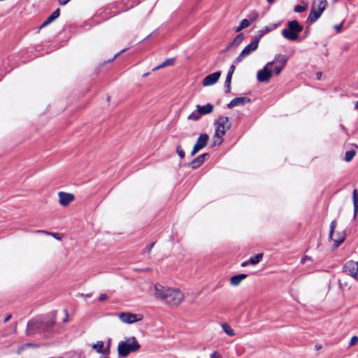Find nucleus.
Instances as JSON below:
<instances>
[{"label":"nucleus","instance_id":"obj_55","mask_svg":"<svg viewBox=\"0 0 358 358\" xmlns=\"http://www.w3.org/2000/svg\"><path fill=\"white\" fill-rule=\"evenodd\" d=\"M333 246H334V247H335V246H336V241H334Z\"/></svg>","mask_w":358,"mask_h":358},{"label":"nucleus","instance_id":"obj_54","mask_svg":"<svg viewBox=\"0 0 358 358\" xmlns=\"http://www.w3.org/2000/svg\"><path fill=\"white\" fill-rule=\"evenodd\" d=\"M341 129H343V131H345V127H344V126H343V125H341Z\"/></svg>","mask_w":358,"mask_h":358},{"label":"nucleus","instance_id":"obj_28","mask_svg":"<svg viewBox=\"0 0 358 358\" xmlns=\"http://www.w3.org/2000/svg\"><path fill=\"white\" fill-rule=\"evenodd\" d=\"M303 5H296L294 6V10L296 13H302L305 10H306L308 8V4L305 3L304 1L301 2Z\"/></svg>","mask_w":358,"mask_h":358},{"label":"nucleus","instance_id":"obj_15","mask_svg":"<svg viewBox=\"0 0 358 358\" xmlns=\"http://www.w3.org/2000/svg\"><path fill=\"white\" fill-rule=\"evenodd\" d=\"M245 35L243 33L238 34L234 40L227 45L226 50L231 49V48L238 47L244 40Z\"/></svg>","mask_w":358,"mask_h":358},{"label":"nucleus","instance_id":"obj_24","mask_svg":"<svg viewBox=\"0 0 358 358\" xmlns=\"http://www.w3.org/2000/svg\"><path fill=\"white\" fill-rule=\"evenodd\" d=\"M222 328L223 331L229 336H235V332L234 329L231 327V326L228 323H223L222 324Z\"/></svg>","mask_w":358,"mask_h":358},{"label":"nucleus","instance_id":"obj_13","mask_svg":"<svg viewBox=\"0 0 358 358\" xmlns=\"http://www.w3.org/2000/svg\"><path fill=\"white\" fill-rule=\"evenodd\" d=\"M58 196H59V202L60 205H62L63 206H68L75 199V196L73 194L66 193L64 192H59Z\"/></svg>","mask_w":358,"mask_h":358},{"label":"nucleus","instance_id":"obj_23","mask_svg":"<svg viewBox=\"0 0 358 358\" xmlns=\"http://www.w3.org/2000/svg\"><path fill=\"white\" fill-rule=\"evenodd\" d=\"M224 134H219L217 131H215V135L213 138V145H220L222 143V136Z\"/></svg>","mask_w":358,"mask_h":358},{"label":"nucleus","instance_id":"obj_44","mask_svg":"<svg viewBox=\"0 0 358 358\" xmlns=\"http://www.w3.org/2000/svg\"><path fill=\"white\" fill-rule=\"evenodd\" d=\"M71 0H59V3L61 6H64V5H66Z\"/></svg>","mask_w":358,"mask_h":358},{"label":"nucleus","instance_id":"obj_43","mask_svg":"<svg viewBox=\"0 0 358 358\" xmlns=\"http://www.w3.org/2000/svg\"><path fill=\"white\" fill-rule=\"evenodd\" d=\"M110 345H111V339L110 338H108V342H107V346L105 349H108V355L110 354Z\"/></svg>","mask_w":358,"mask_h":358},{"label":"nucleus","instance_id":"obj_30","mask_svg":"<svg viewBox=\"0 0 358 358\" xmlns=\"http://www.w3.org/2000/svg\"><path fill=\"white\" fill-rule=\"evenodd\" d=\"M345 232L343 231L342 233L338 234V236L337 237V248L344 242L345 239Z\"/></svg>","mask_w":358,"mask_h":358},{"label":"nucleus","instance_id":"obj_29","mask_svg":"<svg viewBox=\"0 0 358 358\" xmlns=\"http://www.w3.org/2000/svg\"><path fill=\"white\" fill-rule=\"evenodd\" d=\"M174 62H175V59L173 58L167 59L159 66H157L155 69H162V68H164V67H166L168 66H171L173 64Z\"/></svg>","mask_w":358,"mask_h":358},{"label":"nucleus","instance_id":"obj_36","mask_svg":"<svg viewBox=\"0 0 358 358\" xmlns=\"http://www.w3.org/2000/svg\"><path fill=\"white\" fill-rule=\"evenodd\" d=\"M357 343H358V337L357 336H354L351 338V341L349 343V347H352Z\"/></svg>","mask_w":358,"mask_h":358},{"label":"nucleus","instance_id":"obj_6","mask_svg":"<svg viewBox=\"0 0 358 358\" xmlns=\"http://www.w3.org/2000/svg\"><path fill=\"white\" fill-rule=\"evenodd\" d=\"M275 64V62H268L262 69L259 70L257 73V78L260 83H267L271 79L273 73L271 69Z\"/></svg>","mask_w":358,"mask_h":358},{"label":"nucleus","instance_id":"obj_2","mask_svg":"<svg viewBox=\"0 0 358 358\" xmlns=\"http://www.w3.org/2000/svg\"><path fill=\"white\" fill-rule=\"evenodd\" d=\"M141 348V346L135 336L125 337L124 340L118 343L117 356L119 358H125L129 354L138 352Z\"/></svg>","mask_w":358,"mask_h":358},{"label":"nucleus","instance_id":"obj_14","mask_svg":"<svg viewBox=\"0 0 358 358\" xmlns=\"http://www.w3.org/2000/svg\"><path fill=\"white\" fill-rule=\"evenodd\" d=\"M250 102V99L245 96L241 97H237L234 99L230 101V103H228L227 107L229 108H233L234 107L238 106H242L245 105L247 103Z\"/></svg>","mask_w":358,"mask_h":358},{"label":"nucleus","instance_id":"obj_56","mask_svg":"<svg viewBox=\"0 0 358 358\" xmlns=\"http://www.w3.org/2000/svg\"><path fill=\"white\" fill-rule=\"evenodd\" d=\"M355 146L357 148H358V145H355Z\"/></svg>","mask_w":358,"mask_h":358},{"label":"nucleus","instance_id":"obj_53","mask_svg":"<svg viewBox=\"0 0 358 358\" xmlns=\"http://www.w3.org/2000/svg\"><path fill=\"white\" fill-rule=\"evenodd\" d=\"M355 107H356V108L358 110V101H357L356 105H355Z\"/></svg>","mask_w":358,"mask_h":358},{"label":"nucleus","instance_id":"obj_26","mask_svg":"<svg viewBox=\"0 0 358 358\" xmlns=\"http://www.w3.org/2000/svg\"><path fill=\"white\" fill-rule=\"evenodd\" d=\"M356 154H357V152H356V150H354L347 151L345 154L344 160L346 162H351L352 159L354 158V157L356 155Z\"/></svg>","mask_w":358,"mask_h":358},{"label":"nucleus","instance_id":"obj_35","mask_svg":"<svg viewBox=\"0 0 358 358\" xmlns=\"http://www.w3.org/2000/svg\"><path fill=\"white\" fill-rule=\"evenodd\" d=\"M176 151L180 158H183L185 157V152L182 150L180 145L177 146Z\"/></svg>","mask_w":358,"mask_h":358},{"label":"nucleus","instance_id":"obj_57","mask_svg":"<svg viewBox=\"0 0 358 358\" xmlns=\"http://www.w3.org/2000/svg\"><path fill=\"white\" fill-rule=\"evenodd\" d=\"M357 87H358V83H357Z\"/></svg>","mask_w":358,"mask_h":358},{"label":"nucleus","instance_id":"obj_9","mask_svg":"<svg viewBox=\"0 0 358 358\" xmlns=\"http://www.w3.org/2000/svg\"><path fill=\"white\" fill-rule=\"evenodd\" d=\"M288 59L285 55H278L275 56V59L273 62H275V66L274 67L273 73L276 76L279 75L282 70L284 69Z\"/></svg>","mask_w":358,"mask_h":358},{"label":"nucleus","instance_id":"obj_52","mask_svg":"<svg viewBox=\"0 0 358 358\" xmlns=\"http://www.w3.org/2000/svg\"><path fill=\"white\" fill-rule=\"evenodd\" d=\"M154 243L149 245V250H151V248L153 247Z\"/></svg>","mask_w":358,"mask_h":358},{"label":"nucleus","instance_id":"obj_16","mask_svg":"<svg viewBox=\"0 0 358 358\" xmlns=\"http://www.w3.org/2000/svg\"><path fill=\"white\" fill-rule=\"evenodd\" d=\"M43 324L38 321L30 322L27 324V334L29 335L34 334L36 329H40L42 328Z\"/></svg>","mask_w":358,"mask_h":358},{"label":"nucleus","instance_id":"obj_47","mask_svg":"<svg viewBox=\"0 0 358 358\" xmlns=\"http://www.w3.org/2000/svg\"><path fill=\"white\" fill-rule=\"evenodd\" d=\"M309 259V257H308V256L303 257H302V259H301V263H305V262H306L307 259Z\"/></svg>","mask_w":358,"mask_h":358},{"label":"nucleus","instance_id":"obj_18","mask_svg":"<svg viewBox=\"0 0 358 358\" xmlns=\"http://www.w3.org/2000/svg\"><path fill=\"white\" fill-rule=\"evenodd\" d=\"M208 154H203L201 155H199L196 158H195L194 160H192L189 166H191L192 169H196L199 167L205 161V157L208 156Z\"/></svg>","mask_w":358,"mask_h":358},{"label":"nucleus","instance_id":"obj_8","mask_svg":"<svg viewBox=\"0 0 358 358\" xmlns=\"http://www.w3.org/2000/svg\"><path fill=\"white\" fill-rule=\"evenodd\" d=\"M216 129L219 134H225L226 131L230 129L231 124L227 117H221L216 122Z\"/></svg>","mask_w":358,"mask_h":358},{"label":"nucleus","instance_id":"obj_50","mask_svg":"<svg viewBox=\"0 0 358 358\" xmlns=\"http://www.w3.org/2000/svg\"><path fill=\"white\" fill-rule=\"evenodd\" d=\"M123 51H124V50H122V51H121V52H120L119 53H117V54L114 56V57H113V59H114L115 58H116V57H117V56H118V55H119L122 52H123Z\"/></svg>","mask_w":358,"mask_h":358},{"label":"nucleus","instance_id":"obj_17","mask_svg":"<svg viewBox=\"0 0 358 358\" xmlns=\"http://www.w3.org/2000/svg\"><path fill=\"white\" fill-rule=\"evenodd\" d=\"M196 108L197 112L199 113V115H204L213 112V106L210 103H207L206 105L202 106L197 105Z\"/></svg>","mask_w":358,"mask_h":358},{"label":"nucleus","instance_id":"obj_12","mask_svg":"<svg viewBox=\"0 0 358 358\" xmlns=\"http://www.w3.org/2000/svg\"><path fill=\"white\" fill-rule=\"evenodd\" d=\"M220 76L221 73L220 71H217L207 76L202 81L203 86L208 87L215 84L219 80Z\"/></svg>","mask_w":358,"mask_h":358},{"label":"nucleus","instance_id":"obj_45","mask_svg":"<svg viewBox=\"0 0 358 358\" xmlns=\"http://www.w3.org/2000/svg\"><path fill=\"white\" fill-rule=\"evenodd\" d=\"M322 345H321V344H316V345H315V349L316 350H321V349H322Z\"/></svg>","mask_w":358,"mask_h":358},{"label":"nucleus","instance_id":"obj_31","mask_svg":"<svg viewBox=\"0 0 358 358\" xmlns=\"http://www.w3.org/2000/svg\"><path fill=\"white\" fill-rule=\"evenodd\" d=\"M37 232L46 234L48 235H50V236L54 237L55 238H56L57 240H61V238H62V235L58 233H51V232H47V231H41V230H38Z\"/></svg>","mask_w":358,"mask_h":358},{"label":"nucleus","instance_id":"obj_38","mask_svg":"<svg viewBox=\"0 0 358 358\" xmlns=\"http://www.w3.org/2000/svg\"><path fill=\"white\" fill-rule=\"evenodd\" d=\"M334 229V222L333 221L331 224L330 231H329V239H332Z\"/></svg>","mask_w":358,"mask_h":358},{"label":"nucleus","instance_id":"obj_32","mask_svg":"<svg viewBox=\"0 0 358 358\" xmlns=\"http://www.w3.org/2000/svg\"><path fill=\"white\" fill-rule=\"evenodd\" d=\"M231 78H229V76H227L226 80H225V87H226V92L229 93L231 91Z\"/></svg>","mask_w":358,"mask_h":358},{"label":"nucleus","instance_id":"obj_34","mask_svg":"<svg viewBox=\"0 0 358 358\" xmlns=\"http://www.w3.org/2000/svg\"><path fill=\"white\" fill-rule=\"evenodd\" d=\"M275 27H276L275 25H273L271 27H266L264 29L260 31L261 34L258 37L260 38V37H262L264 34L269 32L270 31H271L273 29H274Z\"/></svg>","mask_w":358,"mask_h":358},{"label":"nucleus","instance_id":"obj_33","mask_svg":"<svg viewBox=\"0 0 358 358\" xmlns=\"http://www.w3.org/2000/svg\"><path fill=\"white\" fill-rule=\"evenodd\" d=\"M200 117H201V115H199V113L197 112V113H191L188 116L187 118H188V120L196 121V120H199Z\"/></svg>","mask_w":358,"mask_h":358},{"label":"nucleus","instance_id":"obj_19","mask_svg":"<svg viewBox=\"0 0 358 358\" xmlns=\"http://www.w3.org/2000/svg\"><path fill=\"white\" fill-rule=\"evenodd\" d=\"M104 344L101 341H97L92 345V348L97 352L105 355H108V349H104Z\"/></svg>","mask_w":358,"mask_h":358},{"label":"nucleus","instance_id":"obj_21","mask_svg":"<svg viewBox=\"0 0 358 358\" xmlns=\"http://www.w3.org/2000/svg\"><path fill=\"white\" fill-rule=\"evenodd\" d=\"M60 10L59 8L56 9L51 15H50L46 20L41 25L40 28L42 29L49 24H50L52 22H53L55 20H56L59 16Z\"/></svg>","mask_w":358,"mask_h":358},{"label":"nucleus","instance_id":"obj_11","mask_svg":"<svg viewBox=\"0 0 358 358\" xmlns=\"http://www.w3.org/2000/svg\"><path fill=\"white\" fill-rule=\"evenodd\" d=\"M208 139L209 137L207 134H201L197 139V141L191 152V155L194 156L199 150L204 148L206 145Z\"/></svg>","mask_w":358,"mask_h":358},{"label":"nucleus","instance_id":"obj_39","mask_svg":"<svg viewBox=\"0 0 358 358\" xmlns=\"http://www.w3.org/2000/svg\"><path fill=\"white\" fill-rule=\"evenodd\" d=\"M210 358H222V357L220 353H218L217 351H215L211 354Z\"/></svg>","mask_w":358,"mask_h":358},{"label":"nucleus","instance_id":"obj_20","mask_svg":"<svg viewBox=\"0 0 358 358\" xmlns=\"http://www.w3.org/2000/svg\"><path fill=\"white\" fill-rule=\"evenodd\" d=\"M246 278L247 275L244 273L234 275L230 278V284L233 286H238Z\"/></svg>","mask_w":358,"mask_h":358},{"label":"nucleus","instance_id":"obj_4","mask_svg":"<svg viewBox=\"0 0 358 358\" xmlns=\"http://www.w3.org/2000/svg\"><path fill=\"white\" fill-rule=\"evenodd\" d=\"M327 2L326 0H315L312 4L310 13L308 17V21L315 22L322 15L326 8Z\"/></svg>","mask_w":358,"mask_h":358},{"label":"nucleus","instance_id":"obj_49","mask_svg":"<svg viewBox=\"0 0 358 358\" xmlns=\"http://www.w3.org/2000/svg\"><path fill=\"white\" fill-rule=\"evenodd\" d=\"M316 76H317V78L320 80L321 78V77H322V73H317L316 74Z\"/></svg>","mask_w":358,"mask_h":358},{"label":"nucleus","instance_id":"obj_1","mask_svg":"<svg viewBox=\"0 0 358 358\" xmlns=\"http://www.w3.org/2000/svg\"><path fill=\"white\" fill-rule=\"evenodd\" d=\"M154 296L171 306H178L183 300V293L177 288L164 286L157 283L154 286Z\"/></svg>","mask_w":358,"mask_h":358},{"label":"nucleus","instance_id":"obj_7","mask_svg":"<svg viewBox=\"0 0 358 358\" xmlns=\"http://www.w3.org/2000/svg\"><path fill=\"white\" fill-rule=\"evenodd\" d=\"M116 315L122 323L127 324H131L143 320L142 315L130 312L120 313Z\"/></svg>","mask_w":358,"mask_h":358},{"label":"nucleus","instance_id":"obj_37","mask_svg":"<svg viewBox=\"0 0 358 358\" xmlns=\"http://www.w3.org/2000/svg\"><path fill=\"white\" fill-rule=\"evenodd\" d=\"M235 69H236V66H235L234 65H231V66H230L229 71V72H228V73H227V76H229V78H232V75H233V73H234V72Z\"/></svg>","mask_w":358,"mask_h":358},{"label":"nucleus","instance_id":"obj_10","mask_svg":"<svg viewBox=\"0 0 358 358\" xmlns=\"http://www.w3.org/2000/svg\"><path fill=\"white\" fill-rule=\"evenodd\" d=\"M343 271L358 280V262L353 261L347 262L343 266Z\"/></svg>","mask_w":358,"mask_h":358},{"label":"nucleus","instance_id":"obj_27","mask_svg":"<svg viewBox=\"0 0 358 358\" xmlns=\"http://www.w3.org/2000/svg\"><path fill=\"white\" fill-rule=\"evenodd\" d=\"M263 258V253H259L250 258L249 262L253 265L257 264Z\"/></svg>","mask_w":358,"mask_h":358},{"label":"nucleus","instance_id":"obj_25","mask_svg":"<svg viewBox=\"0 0 358 358\" xmlns=\"http://www.w3.org/2000/svg\"><path fill=\"white\" fill-rule=\"evenodd\" d=\"M249 25H250V22H249V20H247V19H244V20H243L241 22V23H240L239 26L235 28L234 31H235L236 32H239V31H241L242 29H245V28H247L248 27H249Z\"/></svg>","mask_w":358,"mask_h":358},{"label":"nucleus","instance_id":"obj_40","mask_svg":"<svg viewBox=\"0 0 358 358\" xmlns=\"http://www.w3.org/2000/svg\"><path fill=\"white\" fill-rule=\"evenodd\" d=\"M258 16H259L258 13L254 12L250 14V17L252 21H255L257 19Z\"/></svg>","mask_w":358,"mask_h":358},{"label":"nucleus","instance_id":"obj_41","mask_svg":"<svg viewBox=\"0 0 358 358\" xmlns=\"http://www.w3.org/2000/svg\"><path fill=\"white\" fill-rule=\"evenodd\" d=\"M108 299V296L106 294H101L100 296H99V300L100 301H105Z\"/></svg>","mask_w":358,"mask_h":358},{"label":"nucleus","instance_id":"obj_5","mask_svg":"<svg viewBox=\"0 0 358 358\" xmlns=\"http://www.w3.org/2000/svg\"><path fill=\"white\" fill-rule=\"evenodd\" d=\"M259 38L255 36L252 41L249 43L247 46H245L243 50L241 52V53L238 55V57L235 59L236 63L242 62L246 57L250 55L252 52H254L259 46Z\"/></svg>","mask_w":358,"mask_h":358},{"label":"nucleus","instance_id":"obj_3","mask_svg":"<svg viewBox=\"0 0 358 358\" xmlns=\"http://www.w3.org/2000/svg\"><path fill=\"white\" fill-rule=\"evenodd\" d=\"M303 31V27L296 20H292L287 22V28L282 31V36L289 41H296L299 34Z\"/></svg>","mask_w":358,"mask_h":358},{"label":"nucleus","instance_id":"obj_22","mask_svg":"<svg viewBox=\"0 0 358 358\" xmlns=\"http://www.w3.org/2000/svg\"><path fill=\"white\" fill-rule=\"evenodd\" d=\"M353 205H354V217H355L358 212V192L357 189H354L352 194Z\"/></svg>","mask_w":358,"mask_h":358},{"label":"nucleus","instance_id":"obj_48","mask_svg":"<svg viewBox=\"0 0 358 358\" xmlns=\"http://www.w3.org/2000/svg\"><path fill=\"white\" fill-rule=\"evenodd\" d=\"M11 318V315H8L5 319H4V322H7L8 321H9V320Z\"/></svg>","mask_w":358,"mask_h":358},{"label":"nucleus","instance_id":"obj_46","mask_svg":"<svg viewBox=\"0 0 358 358\" xmlns=\"http://www.w3.org/2000/svg\"><path fill=\"white\" fill-rule=\"evenodd\" d=\"M250 263L249 260H247L245 262H243L242 264H241V266H248Z\"/></svg>","mask_w":358,"mask_h":358},{"label":"nucleus","instance_id":"obj_51","mask_svg":"<svg viewBox=\"0 0 358 358\" xmlns=\"http://www.w3.org/2000/svg\"><path fill=\"white\" fill-rule=\"evenodd\" d=\"M275 0H267L268 3L271 4L274 2Z\"/></svg>","mask_w":358,"mask_h":358},{"label":"nucleus","instance_id":"obj_42","mask_svg":"<svg viewBox=\"0 0 358 358\" xmlns=\"http://www.w3.org/2000/svg\"><path fill=\"white\" fill-rule=\"evenodd\" d=\"M343 26H344V22H343L340 24H337V27H336L337 32H340L342 30Z\"/></svg>","mask_w":358,"mask_h":358}]
</instances>
